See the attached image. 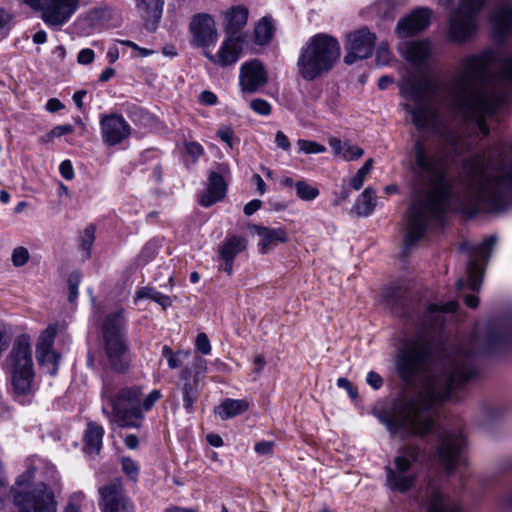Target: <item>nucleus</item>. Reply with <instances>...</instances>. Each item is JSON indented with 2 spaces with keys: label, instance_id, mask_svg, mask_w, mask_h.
<instances>
[{
  "label": "nucleus",
  "instance_id": "nucleus-31",
  "mask_svg": "<svg viewBox=\"0 0 512 512\" xmlns=\"http://www.w3.org/2000/svg\"><path fill=\"white\" fill-rule=\"evenodd\" d=\"M135 3L141 17L146 22L147 28L150 21L153 26L159 22L162 16L164 0H135Z\"/></svg>",
  "mask_w": 512,
  "mask_h": 512
},
{
  "label": "nucleus",
  "instance_id": "nucleus-50",
  "mask_svg": "<svg viewBox=\"0 0 512 512\" xmlns=\"http://www.w3.org/2000/svg\"><path fill=\"white\" fill-rule=\"evenodd\" d=\"M195 345L197 350L203 355H208L211 352L210 341L205 333L197 335Z\"/></svg>",
  "mask_w": 512,
  "mask_h": 512
},
{
  "label": "nucleus",
  "instance_id": "nucleus-64",
  "mask_svg": "<svg viewBox=\"0 0 512 512\" xmlns=\"http://www.w3.org/2000/svg\"><path fill=\"white\" fill-rule=\"evenodd\" d=\"M329 145L333 149V151H334V153L336 155H342L343 156V152L345 150V147H346L347 143L346 142L343 143L338 138H330L329 139Z\"/></svg>",
  "mask_w": 512,
  "mask_h": 512
},
{
  "label": "nucleus",
  "instance_id": "nucleus-41",
  "mask_svg": "<svg viewBox=\"0 0 512 512\" xmlns=\"http://www.w3.org/2000/svg\"><path fill=\"white\" fill-rule=\"evenodd\" d=\"M82 281V273L78 270L73 271L69 274L67 279L69 295L68 301L70 303H75L78 298V287Z\"/></svg>",
  "mask_w": 512,
  "mask_h": 512
},
{
  "label": "nucleus",
  "instance_id": "nucleus-25",
  "mask_svg": "<svg viewBox=\"0 0 512 512\" xmlns=\"http://www.w3.org/2000/svg\"><path fill=\"white\" fill-rule=\"evenodd\" d=\"M78 5L79 0H51L42 19L49 26H61L70 19Z\"/></svg>",
  "mask_w": 512,
  "mask_h": 512
},
{
  "label": "nucleus",
  "instance_id": "nucleus-22",
  "mask_svg": "<svg viewBox=\"0 0 512 512\" xmlns=\"http://www.w3.org/2000/svg\"><path fill=\"white\" fill-rule=\"evenodd\" d=\"M245 41V37L239 38L226 35V38L221 44L218 56L213 55L207 50L204 51V56L212 63L222 67L232 65L238 61Z\"/></svg>",
  "mask_w": 512,
  "mask_h": 512
},
{
  "label": "nucleus",
  "instance_id": "nucleus-4",
  "mask_svg": "<svg viewBox=\"0 0 512 512\" xmlns=\"http://www.w3.org/2000/svg\"><path fill=\"white\" fill-rule=\"evenodd\" d=\"M438 438L433 454L417 444L409 443L401 447L400 455L394 458V468L385 467L386 483L390 490L404 493L414 486L418 474L413 470V464L431 467L438 463L448 473L464 464L466 438L463 432L442 429L438 431Z\"/></svg>",
  "mask_w": 512,
  "mask_h": 512
},
{
  "label": "nucleus",
  "instance_id": "nucleus-7",
  "mask_svg": "<svg viewBox=\"0 0 512 512\" xmlns=\"http://www.w3.org/2000/svg\"><path fill=\"white\" fill-rule=\"evenodd\" d=\"M142 396L143 388L140 385L122 387L114 394H109L107 388H104L102 399L107 400L112 409L108 411L103 408L102 411L111 424L121 428H140L144 420L140 409Z\"/></svg>",
  "mask_w": 512,
  "mask_h": 512
},
{
  "label": "nucleus",
  "instance_id": "nucleus-44",
  "mask_svg": "<svg viewBox=\"0 0 512 512\" xmlns=\"http://www.w3.org/2000/svg\"><path fill=\"white\" fill-rule=\"evenodd\" d=\"M162 398V393L158 389L152 390L146 397L140 400V409L141 415H144V412L150 411L155 403Z\"/></svg>",
  "mask_w": 512,
  "mask_h": 512
},
{
  "label": "nucleus",
  "instance_id": "nucleus-47",
  "mask_svg": "<svg viewBox=\"0 0 512 512\" xmlns=\"http://www.w3.org/2000/svg\"><path fill=\"white\" fill-rule=\"evenodd\" d=\"M123 472L133 481L137 479L139 468L130 457H123L121 460Z\"/></svg>",
  "mask_w": 512,
  "mask_h": 512
},
{
  "label": "nucleus",
  "instance_id": "nucleus-14",
  "mask_svg": "<svg viewBox=\"0 0 512 512\" xmlns=\"http://www.w3.org/2000/svg\"><path fill=\"white\" fill-rule=\"evenodd\" d=\"M375 42L376 35L370 32L367 27H362L349 34L346 43L347 54L344 56L345 64L352 65L358 60L370 57L374 50Z\"/></svg>",
  "mask_w": 512,
  "mask_h": 512
},
{
  "label": "nucleus",
  "instance_id": "nucleus-15",
  "mask_svg": "<svg viewBox=\"0 0 512 512\" xmlns=\"http://www.w3.org/2000/svg\"><path fill=\"white\" fill-rule=\"evenodd\" d=\"M102 512H134L132 501L124 495L119 481L111 482L99 489Z\"/></svg>",
  "mask_w": 512,
  "mask_h": 512
},
{
  "label": "nucleus",
  "instance_id": "nucleus-6",
  "mask_svg": "<svg viewBox=\"0 0 512 512\" xmlns=\"http://www.w3.org/2000/svg\"><path fill=\"white\" fill-rule=\"evenodd\" d=\"M341 56L339 41L325 33L312 36L301 48L297 60L298 74L305 81H314L328 74Z\"/></svg>",
  "mask_w": 512,
  "mask_h": 512
},
{
  "label": "nucleus",
  "instance_id": "nucleus-49",
  "mask_svg": "<svg viewBox=\"0 0 512 512\" xmlns=\"http://www.w3.org/2000/svg\"><path fill=\"white\" fill-rule=\"evenodd\" d=\"M250 108L257 114L266 116L271 113V105L264 99H253L250 102Z\"/></svg>",
  "mask_w": 512,
  "mask_h": 512
},
{
  "label": "nucleus",
  "instance_id": "nucleus-12",
  "mask_svg": "<svg viewBox=\"0 0 512 512\" xmlns=\"http://www.w3.org/2000/svg\"><path fill=\"white\" fill-rule=\"evenodd\" d=\"M496 243L497 237L491 235L485 238L481 244L470 249V259L466 267L467 280L462 278L457 280L456 289L458 291H461L466 286L472 291H478L480 289L485 265L487 264Z\"/></svg>",
  "mask_w": 512,
  "mask_h": 512
},
{
  "label": "nucleus",
  "instance_id": "nucleus-16",
  "mask_svg": "<svg viewBox=\"0 0 512 512\" xmlns=\"http://www.w3.org/2000/svg\"><path fill=\"white\" fill-rule=\"evenodd\" d=\"M102 140L107 146H115L131 134L129 123L120 114H104L100 118Z\"/></svg>",
  "mask_w": 512,
  "mask_h": 512
},
{
  "label": "nucleus",
  "instance_id": "nucleus-57",
  "mask_svg": "<svg viewBox=\"0 0 512 512\" xmlns=\"http://www.w3.org/2000/svg\"><path fill=\"white\" fill-rule=\"evenodd\" d=\"M337 385L340 388L346 389V391L348 392L349 396L352 399L357 398V396H358L357 389L351 384V382L347 378H344V377L339 378L337 380Z\"/></svg>",
  "mask_w": 512,
  "mask_h": 512
},
{
  "label": "nucleus",
  "instance_id": "nucleus-29",
  "mask_svg": "<svg viewBox=\"0 0 512 512\" xmlns=\"http://www.w3.org/2000/svg\"><path fill=\"white\" fill-rule=\"evenodd\" d=\"M255 231L261 236V253H266L269 249L276 246L278 243H284L288 240L287 233L282 228H268L264 226L255 225Z\"/></svg>",
  "mask_w": 512,
  "mask_h": 512
},
{
  "label": "nucleus",
  "instance_id": "nucleus-23",
  "mask_svg": "<svg viewBox=\"0 0 512 512\" xmlns=\"http://www.w3.org/2000/svg\"><path fill=\"white\" fill-rule=\"evenodd\" d=\"M177 388L181 392L183 407L186 413L192 414L195 410L194 404L198 401L200 395L201 380L193 378L192 370L184 367L180 371Z\"/></svg>",
  "mask_w": 512,
  "mask_h": 512
},
{
  "label": "nucleus",
  "instance_id": "nucleus-35",
  "mask_svg": "<svg viewBox=\"0 0 512 512\" xmlns=\"http://www.w3.org/2000/svg\"><path fill=\"white\" fill-rule=\"evenodd\" d=\"M427 512H462V509L456 502L445 500L438 490H433Z\"/></svg>",
  "mask_w": 512,
  "mask_h": 512
},
{
  "label": "nucleus",
  "instance_id": "nucleus-45",
  "mask_svg": "<svg viewBox=\"0 0 512 512\" xmlns=\"http://www.w3.org/2000/svg\"><path fill=\"white\" fill-rule=\"evenodd\" d=\"M29 257L30 255L27 248L19 246L13 250L11 261L15 267H22L28 262Z\"/></svg>",
  "mask_w": 512,
  "mask_h": 512
},
{
  "label": "nucleus",
  "instance_id": "nucleus-36",
  "mask_svg": "<svg viewBox=\"0 0 512 512\" xmlns=\"http://www.w3.org/2000/svg\"><path fill=\"white\" fill-rule=\"evenodd\" d=\"M246 249V239L242 236L233 235L224 241L219 249L221 258L235 259V257Z\"/></svg>",
  "mask_w": 512,
  "mask_h": 512
},
{
  "label": "nucleus",
  "instance_id": "nucleus-53",
  "mask_svg": "<svg viewBox=\"0 0 512 512\" xmlns=\"http://www.w3.org/2000/svg\"><path fill=\"white\" fill-rule=\"evenodd\" d=\"M61 176L66 180L74 178V169L70 160H64L59 166Z\"/></svg>",
  "mask_w": 512,
  "mask_h": 512
},
{
  "label": "nucleus",
  "instance_id": "nucleus-3",
  "mask_svg": "<svg viewBox=\"0 0 512 512\" xmlns=\"http://www.w3.org/2000/svg\"><path fill=\"white\" fill-rule=\"evenodd\" d=\"M476 353L460 347L447 353L439 362V371L433 375L425 389L414 397L396 400L390 411L379 416L392 433L403 429L426 436L435 428L434 408L458 390L463 389L478 374Z\"/></svg>",
  "mask_w": 512,
  "mask_h": 512
},
{
  "label": "nucleus",
  "instance_id": "nucleus-37",
  "mask_svg": "<svg viewBox=\"0 0 512 512\" xmlns=\"http://www.w3.org/2000/svg\"><path fill=\"white\" fill-rule=\"evenodd\" d=\"M511 342L512 333L504 332L495 328H489L486 336L485 351L489 352L495 350Z\"/></svg>",
  "mask_w": 512,
  "mask_h": 512
},
{
  "label": "nucleus",
  "instance_id": "nucleus-1",
  "mask_svg": "<svg viewBox=\"0 0 512 512\" xmlns=\"http://www.w3.org/2000/svg\"><path fill=\"white\" fill-rule=\"evenodd\" d=\"M418 170L431 177L430 187L417 192L407 213L404 244L410 248L432 227L443 226L451 209L475 216L480 211L504 213L512 205V142L489 145L461 160V169L447 179V159L414 144Z\"/></svg>",
  "mask_w": 512,
  "mask_h": 512
},
{
  "label": "nucleus",
  "instance_id": "nucleus-38",
  "mask_svg": "<svg viewBox=\"0 0 512 512\" xmlns=\"http://www.w3.org/2000/svg\"><path fill=\"white\" fill-rule=\"evenodd\" d=\"M190 355L189 351L178 350L174 352L169 346L164 345L162 347V356L166 358L170 369H177L182 365V362L186 360Z\"/></svg>",
  "mask_w": 512,
  "mask_h": 512
},
{
  "label": "nucleus",
  "instance_id": "nucleus-13",
  "mask_svg": "<svg viewBox=\"0 0 512 512\" xmlns=\"http://www.w3.org/2000/svg\"><path fill=\"white\" fill-rule=\"evenodd\" d=\"M11 495L20 512H56L54 493L45 483H37L27 491L12 487Z\"/></svg>",
  "mask_w": 512,
  "mask_h": 512
},
{
  "label": "nucleus",
  "instance_id": "nucleus-60",
  "mask_svg": "<svg viewBox=\"0 0 512 512\" xmlns=\"http://www.w3.org/2000/svg\"><path fill=\"white\" fill-rule=\"evenodd\" d=\"M390 53L387 47L380 45L376 53V62L379 65H386L389 61Z\"/></svg>",
  "mask_w": 512,
  "mask_h": 512
},
{
  "label": "nucleus",
  "instance_id": "nucleus-59",
  "mask_svg": "<svg viewBox=\"0 0 512 512\" xmlns=\"http://www.w3.org/2000/svg\"><path fill=\"white\" fill-rule=\"evenodd\" d=\"M262 206V201L259 199H253L250 202H248L244 208L243 212L246 216L253 215L256 211H258Z\"/></svg>",
  "mask_w": 512,
  "mask_h": 512
},
{
  "label": "nucleus",
  "instance_id": "nucleus-55",
  "mask_svg": "<svg viewBox=\"0 0 512 512\" xmlns=\"http://www.w3.org/2000/svg\"><path fill=\"white\" fill-rule=\"evenodd\" d=\"M366 382L375 390L380 389L383 386V378L375 371H370L367 374Z\"/></svg>",
  "mask_w": 512,
  "mask_h": 512
},
{
  "label": "nucleus",
  "instance_id": "nucleus-28",
  "mask_svg": "<svg viewBox=\"0 0 512 512\" xmlns=\"http://www.w3.org/2000/svg\"><path fill=\"white\" fill-rule=\"evenodd\" d=\"M104 429L101 425L89 421L83 436V450L87 454H99L102 448Z\"/></svg>",
  "mask_w": 512,
  "mask_h": 512
},
{
  "label": "nucleus",
  "instance_id": "nucleus-39",
  "mask_svg": "<svg viewBox=\"0 0 512 512\" xmlns=\"http://www.w3.org/2000/svg\"><path fill=\"white\" fill-rule=\"evenodd\" d=\"M297 197L303 201H312L319 195V190L304 180L295 182Z\"/></svg>",
  "mask_w": 512,
  "mask_h": 512
},
{
  "label": "nucleus",
  "instance_id": "nucleus-27",
  "mask_svg": "<svg viewBox=\"0 0 512 512\" xmlns=\"http://www.w3.org/2000/svg\"><path fill=\"white\" fill-rule=\"evenodd\" d=\"M249 16V10L244 5H236L229 8L224 13L225 27L224 31L226 35L235 37H245L247 34L243 32V29L247 25Z\"/></svg>",
  "mask_w": 512,
  "mask_h": 512
},
{
  "label": "nucleus",
  "instance_id": "nucleus-48",
  "mask_svg": "<svg viewBox=\"0 0 512 512\" xmlns=\"http://www.w3.org/2000/svg\"><path fill=\"white\" fill-rule=\"evenodd\" d=\"M84 494L82 492L73 493L68 500V503L64 509V512H80V506L84 500Z\"/></svg>",
  "mask_w": 512,
  "mask_h": 512
},
{
  "label": "nucleus",
  "instance_id": "nucleus-58",
  "mask_svg": "<svg viewBox=\"0 0 512 512\" xmlns=\"http://www.w3.org/2000/svg\"><path fill=\"white\" fill-rule=\"evenodd\" d=\"M50 1L51 0H23V2L33 10H40L42 15L44 14V10L48 7Z\"/></svg>",
  "mask_w": 512,
  "mask_h": 512
},
{
  "label": "nucleus",
  "instance_id": "nucleus-11",
  "mask_svg": "<svg viewBox=\"0 0 512 512\" xmlns=\"http://www.w3.org/2000/svg\"><path fill=\"white\" fill-rule=\"evenodd\" d=\"M486 0H460L449 18V35L452 41L464 42L477 30L478 13Z\"/></svg>",
  "mask_w": 512,
  "mask_h": 512
},
{
  "label": "nucleus",
  "instance_id": "nucleus-42",
  "mask_svg": "<svg viewBox=\"0 0 512 512\" xmlns=\"http://www.w3.org/2000/svg\"><path fill=\"white\" fill-rule=\"evenodd\" d=\"M373 165V159L369 158L365 161L364 165L357 171L351 179L350 185L354 190H359L364 184L365 177L370 173Z\"/></svg>",
  "mask_w": 512,
  "mask_h": 512
},
{
  "label": "nucleus",
  "instance_id": "nucleus-34",
  "mask_svg": "<svg viewBox=\"0 0 512 512\" xmlns=\"http://www.w3.org/2000/svg\"><path fill=\"white\" fill-rule=\"evenodd\" d=\"M375 207L376 193L372 188L368 187L362 192L360 199L356 201L351 211L357 216L366 217L373 212Z\"/></svg>",
  "mask_w": 512,
  "mask_h": 512
},
{
  "label": "nucleus",
  "instance_id": "nucleus-62",
  "mask_svg": "<svg viewBox=\"0 0 512 512\" xmlns=\"http://www.w3.org/2000/svg\"><path fill=\"white\" fill-rule=\"evenodd\" d=\"M187 153L194 157L195 159L199 158L203 154V148L199 143L190 142L186 144Z\"/></svg>",
  "mask_w": 512,
  "mask_h": 512
},
{
  "label": "nucleus",
  "instance_id": "nucleus-63",
  "mask_svg": "<svg viewBox=\"0 0 512 512\" xmlns=\"http://www.w3.org/2000/svg\"><path fill=\"white\" fill-rule=\"evenodd\" d=\"M74 131L72 125H58L51 130L53 137H61L63 135L71 134Z\"/></svg>",
  "mask_w": 512,
  "mask_h": 512
},
{
  "label": "nucleus",
  "instance_id": "nucleus-18",
  "mask_svg": "<svg viewBox=\"0 0 512 512\" xmlns=\"http://www.w3.org/2000/svg\"><path fill=\"white\" fill-rule=\"evenodd\" d=\"M490 21L493 38L497 43L503 44L508 37L512 38V0H501Z\"/></svg>",
  "mask_w": 512,
  "mask_h": 512
},
{
  "label": "nucleus",
  "instance_id": "nucleus-9",
  "mask_svg": "<svg viewBox=\"0 0 512 512\" xmlns=\"http://www.w3.org/2000/svg\"><path fill=\"white\" fill-rule=\"evenodd\" d=\"M404 98L415 103V107L405 104L403 107L412 117V122L418 130H423L436 123L439 113L434 105L426 100L430 94L427 81L416 78L406 79L400 86Z\"/></svg>",
  "mask_w": 512,
  "mask_h": 512
},
{
  "label": "nucleus",
  "instance_id": "nucleus-61",
  "mask_svg": "<svg viewBox=\"0 0 512 512\" xmlns=\"http://www.w3.org/2000/svg\"><path fill=\"white\" fill-rule=\"evenodd\" d=\"M275 143L279 148H281L285 151H288L291 146L288 137L282 131H278L276 133Z\"/></svg>",
  "mask_w": 512,
  "mask_h": 512
},
{
  "label": "nucleus",
  "instance_id": "nucleus-46",
  "mask_svg": "<svg viewBox=\"0 0 512 512\" xmlns=\"http://www.w3.org/2000/svg\"><path fill=\"white\" fill-rule=\"evenodd\" d=\"M188 368L192 370L193 378L202 381L207 371V362L205 359L196 356L193 360L192 366Z\"/></svg>",
  "mask_w": 512,
  "mask_h": 512
},
{
  "label": "nucleus",
  "instance_id": "nucleus-30",
  "mask_svg": "<svg viewBox=\"0 0 512 512\" xmlns=\"http://www.w3.org/2000/svg\"><path fill=\"white\" fill-rule=\"evenodd\" d=\"M403 55L412 65L421 66L429 58L430 44L425 40L407 43Z\"/></svg>",
  "mask_w": 512,
  "mask_h": 512
},
{
  "label": "nucleus",
  "instance_id": "nucleus-40",
  "mask_svg": "<svg viewBox=\"0 0 512 512\" xmlns=\"http://www.w3.org/2000/svg\"><path fill=\"white\" fill-rule=\"evenodd\" d=\"M96 227L93 224H89L80 236L81 248L86 252V257L90 258L91 249L95 241Z\"/></svg>",
  "mask_w": 512,
  "mask_h": 512
},
{
  "label": "nucleus",
  "instance_id": "nucleus-32",
  "mask_svg": "<svg viewBox=\"0 0 512 512\" xmlns=\"http://www.w3.org/2000/svg\"><path fill=\"white\" fill-rule=\"evenodd\" d=\"M249 404L244 399L227 398L217 407V413L222 420H227L246 412Z\"/></svg>",
  "mask_w": 512,
  "mask_h": 512
},
{
  "label": "nucleus",
  "instance_id": "nucleus-19",
  "mask_svg": "<svg viewBox=\"0 0 512 512\" xmlns=\"http://www.w3.org/2000/svg\"><path fill=\"white\" fill-rule=\"evenodd\" d=\"M193 42L202 48H207L217 41V30L213 18L206 13L194 15L190 22Z\"/></svg>",
  "mask_w": 512,
  "mask_h": 512
},
{
  "label": "nucleus",
  "instance_id": "nucleus-26",
  "mask_svg": "<svg viewBox=\"0 0 512 512\" xmlns=\"http://www.w3.org/2000/svg\"><path fill=\"white\" fill-rule=\"evenodd\" d=\"M57 334V326L49 325L40 335L37 344V359L40 363L51 362V375H55L58 369L59 356L52 351L54 339Z\"/></svg>",
  "mask_w": 512,
  "mask_h": 512
},
{
  "label": "nucleus",
  "instance_id": "nucleus-33",
  "mask_svg": "<svg viewBox=\"0 0 512 512\" xmlns=\"http://www.w3.org/2000/svg\"><path fill=\"white\" fill-rule=\"evenodd\" d=\"M274 33L275 26L272 18L264 16L254 28V43L259 46H266L272 41Z\"/></svg>",
  "mask_w": 512,
  "mask_h": 512
},
{
  "label": "nucleus",
  "instance_id": "nucleus-17",
  "mask_svg": "<svg viewBox=\"0 0 512 512\" xmlns=\"http://www.w3.org/2000/svg\"><path fill=\"white\" fill-rule=\"evenodd\" d=\"M227 172L228 168L225 165H220L218 171L209 172L206 189L198 197L201 206L208 208L225 198L228 185L224 179V174Z\"/></svg>",
  "mask_w": 512,
  "mask_h": 512
},
{
  "label": "nucleus",
  "instance_id": "nucleus-10",
  "mask_svg": "<svg viewBox=\"0 0 512 512\" xmlns=\"http://www.w3.org/2000/svg\"><path fill=\"white\" fill-rule=\"evenodd\" d=\"M6 365L11 374L13 391L18 396L28 395L32 390L34 379L31 345L25 336H20L15 341Z\"/></svg>",
  "mask_w": 512,
  "mask_h": 512
},
{
  "label": "nucleus",
  "instance_id": "nucleus-8",
  "mask_svg": "<svg viewBox=\"0 0 512 512\" xmlns=\"http://www.w3.org/2000/svg\"><path fill=\"white\" fill-rule=\"evenodd\" d=\"M125 328L126 319L123 309L109 313L102 323L103 347L109 367L121 374L126 373L130 368Z\"/></svg>",
  "mask_w": 512,
  "mask_h": 512
},
{
  "label": "nucleus",
  "instance_id": "nucleus-24",
  "mask_svg": "<svg viewBox=\"0 0 512 512\" xmlns=\"http://www.w3.org/2000/svg\"><path fill=\"white\" fill-rule=\"evenodd\" d=\"M382 299L393 315L414 321L408 305V292L399 286H390L382 291Z\"/></svg>",
  "mask_w": 512,
  "mask_h": 512
},
{
  "label": "nucleus",
  "instance_id": "nucleus-56",
  "mask_svg": "<svg viewBox=\"0 0 512 512\" xmlns=\"http://www.w3.org/2000/svg\"><path fill=\"white\" fill-rule=\"evenodd\" d=\"M158 291L155 290L154 288L152 287H148V286H145V287H141L137 290L136 294H135V299L136 300H140V299H150V300H154V297L156 295Z\"/></svg>",
  "mask_w": 512,
  "mask_h": 512
},
{
  "label": "nucleus",
  "instance_id": "nucleus-43",
  "mask_svg": "<svg viewBox=\"0 0 512 512\" xmlns=\"http://www.w3.org/2000/svg\"><path fill=\"white\" fill-rule=\"evenodd\" d=\"M299 151L304 154H319L326 151V148L312 140L299 139L297 141Z\"/></svg>",
  "mask_w": 512,
  "mask_h": 512
},
{
  "label": "nucleus",
  "instance_id": "nucleus-2",
  "mask_svg": "<svg viewBox=\"0 0 512 512\" xmlns=\"http://www.w3.org/2000/svg\"><path fill=\"white\" fill-rule=\"evenodd\" d=\"M448 106L461 135L447 139L456 156L473 151L490 133L488 118H499L512 106V55L487 48L461 59L447 85Z\"/></svg>",
  "mask_w": 512,
  "mask_h": 512
},
{
  "label": "nucleus",
  "instance_id": "nucleus-52",
  "mask_svg": "<svg viewBox=\"0 0 512 512\" xmlns=\"http://www.w3.org/2000/svg\"><path fill=\"white\" fill-rule=\"evenodd\" d=\"M95 59V53L90 48H85L79 51L77 55V62L81 65L91 64Z\"/></svg>",
  "mask_w": 512,
  "mask_h": 512
},
{
  "label": "nucleus",
  "instance_id": "nucleus-20",
  "mask_svg": "<svg viewBox=\"0 0 512 512\" xmlns=\"http://www.w3.org/2000/svg\"><path fill=\"white\" fill-rule=\"evenodd\" d=\"M239 81L244 92H256L268 81L263 63L258 59L244 63L240 69Z\"/></svg>",
  "mask_w": 512,
  "mask_h": 512
},
{
  "label": "nucleus",
  "instance_id": "nucleus-21",
  "mask_svg": "<svg viewBox=\"0 0 512 512\" xmlns=\"http://www.w3.org/2000/svg\"><path fill=\"white\" fill-rule=\"evenodd\" d=\"M431 10L428 8H417L409 15L400 19L396 26V34L400 38L414 36L424 31L430 24Z\"/></svg>",
  "mask_w": 512,
  "mask_h": 512
},
{
  "label": "nucleus",
  "instance_id": "nucleus-54",
  "mask_svg": "<svg viewBox=\"0 0 512 512\" xmlns=\"http://www.w3.org/2000/svg\"><path fill=\"white\" fill-rule=\"evenodd\" d=\"M274 442L273 441H261L254 445V450L261 455H270L273 452Z\"/></svg>",
  "mask_w": 512,
  "mask_h": 512
},
{
  "label": "nucleus",
  "instance_id": "nucleus-5",
  "mask_svg": "<svg viewBox=\"0 0 512 512\" xmlns=\"http://www.w3.org/2000/svg\"><path fill=\"white\" fill-rule=\"evenodd\" d=\"M457 308V301H448L444 305L432 303L421 316H417L420 329L415 338L407 340L398 350L395 360L397 375L407 386L413 385L433 361L435 345L432 333L442 328L443 314L455 312Z\"/></svg>",
  "mask_w": 512,
  "mask_h": 512
},
{
  "label": "nucleus",
  "instance_id": "nucleus-51",
  "mask_svg": "<svg viewBox=\"0 0 512 512\" xmlns=\"http://www.w3.org/2000/svg\"><path fill=\"white\" fill-rule=\"evenodd\" d=\"M364 154V150L357 145H350L347 143L343 152V158L347 161L359 159Z\"/></svg>",
  "mask_w": 512,
  "mask_h": 512
}]
</instances>
